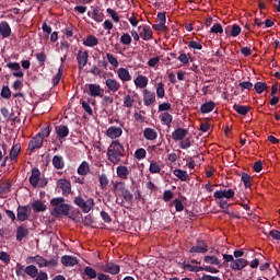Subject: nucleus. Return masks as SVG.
I'll return each mask as SVG.
<instances>
[{
  "label": "nucleus",
  "mask_w": 280,
  "mask_h": 280,
  "mask_svg": "<svg viewBox=\"0 0 280 280\" xmlns=\"http://www.w3.org/2000/svg\"><path fill=\"white\" fill-rule=\"evenodd\" d=\"M124 144L119 143V140H114L107 149V158L110 163L117 165L121 162V156H124Z\"/></svg>",
  "instance_id": "1"
},
{
  "label": "nucleus",
  "mask_w": 280,
  "mask_h": 280,
  "mask_svg": "<svg viewBox=\"0 0 280 280\" xmlns=\"http://www.w3.org/2000/svg\"><path fill=\"white\" fill-rule=\"evenodd\" d=\"M50 206L52 207L51 215L57 218L58 215H69V211H71V206L66 203L62 197L52 198Z\"/></svg>",
  "instance_id": "2"
},
{
  "label": "nucleus",
  "mask_w": 280,
  "mask_h": 280,
  "mask_svg": "<svg viewBox=\"0 0 280 280\" xmlns=\"http://www.w3.org/2000/svg\"><path fill=\"white\" fill-rule=\"evenodd\" d=\"M74 205H77V207H80L83 213H89L91 212V209L95 207V201L93 200V198L84 199L82 198V196H78L74 197Z\"/></svg>",
  "instance_id": "3"
},
{
  "label": "nucleus",
  "mask_w": 280,
  "mask_h": 280,
  "mask_svg": "<svg viewBox=\"0 0 280 280\" xmlns=\"http://www.w3.org/2000/svg\"><path fill=\"white\" fill-rule=\"evenodd\" d=\"M85 86L88 89V95H90V97H102L104 95V89H102L100 84L90 83Z\"/></svg>",
  "instance_id": "4"
},
{
  "label": "nucleus",
  "mask_w": 280,
  "mask_h": 280,
  "mask_svg": "<svg viewBox=\"0 0 280 280\" xmlns=\"http://www.w3.org/2000/svg\"><path fill=\"white\" fill-rule=\"evenodd\" d=\"M100 270L102 272H108L109 275H119L120 267L119 265L115 262H107V264H100L98 265Z\"/></svg>",
  "instance_id": "5"
},
{
  "label": "nucleus",
  "mask_w": 280,
  "mask_h": 280,
  "mask_svg": "<svg viewBox=\"0 0 280 280\" xmlns=\"http://www.w3.org/2000/svg\"><path fill=\"white\" fill-rule=\"evenodd\" d=\"M213 198L215 200H222V198H226V200H231V198H235V190L233 189H220L214 191Z\"/></svg>",
  "instance_id": "6"
},
{
  "label": "nucleus",
  "mask_w": 280,
  "mask_h": 280,
  "mask_svg": "<svg viewBox=\"0 0 280 280\" xmlns=\"http://www.w3.org/2000/svg\"><path fill=\"white\" fill-rule=\"evenodd\" d=\"M139 36L142 40H152L153 32L152 27L143 24L138 27Z\"/></svg>",
  "instance_id": "7"
},
{
  "label": "nucleus",
  "mask_w": 280,
  "mask_h": 280,
  "mask_svg": "<svg viewBox=\"0 0 280 280\" xmlns=\"http://www.w3.org/2000/svg\"><path fill=\"white\" fill-rule=\"evenodd\" d=\"M116 73L118 80H120L122 84L132 81V74H130V70H128V68H118Z\"/></svg>",
  "instance_id": "8"
},
{
  "label": "nucleus",
  "mask_w": 280,
  "mask_h": 280,
  "mask_svg": "<svg viewBox=\"0 0 280 280\" xmlns=\"http://www.w3.org/2000/svg\"><path fill=\"white\" fill-rule=\"evenodd\" d=\"M121 135H124V129H121V127L110 126L106 130V137H108V139H112V140L119 139Z\"/></svg>",
  "instance_id": "9"
},
{
  "label": "nucleus",
  "mask_w": 280,
  "mask_h": 280,
  "mask_svg": "<svg viewBox=\"0 0 280 280\" xmlns=\"http://www.w3.org/2000/svg\"><path fill=\"white\" fill-rule=\"evenodd\" d=\"M31 213H32V211L30 210V207H27V206H20L18 208L16 218H18L19 222H25V220L30 219V214Z\"/></svg>",
  "instance_id": "10"
},
{
  "label": "nucleus",
  "mask_w": 280,
  "mask_h": 280,
  "mask_svg": "<svg viewBox=\"0 0 280 280\" xmlns=\"http://www.w3.org/2000/svg\"><path fill=\"white\" fill-rule=\"evenodd\" d=\"M26 264H36V266H38V268H45L47 266V259H45L40 255L28 256L26 258Z\"/></svg>",
  "instance_id": "11"
},
{
  "label": "nucleus",
  "mask_w": 280,
  "mask_h": 280,
  "mask_svg": "<svg viewBox=\"0 0 280 280\" xmlns=\"http://www.w3.org/2000/svg\"><path fill=\"white\" fill-rule=\"evenodd\" d=\"M58 189H61L62 196H69L71 194V182L61 178L57 182Z\"/></svg>",
  "instance_id": "12"
},
{
  "label": "nucleus",
  "mask_w": 280,
  "mask_h": 280,
  "mask_svg": "<svg viewBox=\"0 0 280 280\" xmlns=\"http://www.w3.org/2000/svg\"><path fill=\"white\" fill-rule=\"evenodd\" d=\"M246 266H248V260H246L245 258H236L232 261V264H230L231 270H237V271L244 270Z\"/></svg>",
  "instance_id": "13"
},
{
  "label": "nucleus",
  "mask_w": 280,
  "mask_h": 280,
  "mask_svg": "<svg viewBox=\"0 0 280 280\" xmlns=\"http://www.w3.org/2000/svg\"><path fill=\"white\" fill-rule=\"evenodd\" d=\"M207 250H209V246H207V243H205V241H199L196 246H192L190 248L189 253H191L192 255H198L200 253L205 255Z\"/></svg>",
  "instance_id": "14"
},
{
  "label": "nucleus",
  "mask_w": 280,
  "mask_h": 280,
  "mask_svg": "<svg viewBox=\"0 0 280 280\" xmlns=\"http://www.w3.org/2000/svg\"><path fill=\"white\" fill-rule=\"evenodd\" d=\"M105 85L107 86L109 93H117V91L121 89V83H119V81L116 79H106Z\"/></svg>",
  "instance_id": "15"
},
{
  "label": "nucleus",
  "mask_w": 280,
  "mask_h": 280,
  "mask_svg": "<svg viewBox=\"0 0 280 280\" xmlns=\"http://www.w3.org/2000/svg\"><path fill=\"white\" fill-rule=\"evenodd\" d=\"M77 61L79 65V69H84L85 65L89 62V51L79 50Z\"/></svg>",
  "instance_id": "16"
},
{
  "label": "nucleus",
  "mask_w": 280,
  "mask_h": 280,
  "mask_svg": "<svg viewBox=\"0 0 280 280\" xmlns=\"http://www.w3.org/2000/svg\"><path fill=\"white\" fill-rule=\"evenodd\" d=\"M43 137L36 135L28 143V150L34 152V150H38L43 148Z\"/></svg>",
  "instance_id": "17"
},
{
  "label": "nucleus",
  "mask_w": 280,
  "mask_h": 280,
  "mask_svg": "<svg viewBox=\"0 0 280 280\" xmlns=\"http://www.w3.org/2000/svg\"><path fill=\"white\" fill-rule=\"evenodd\" d=\"M156 102V94L154 92H150L148 90L143 91V104L144 106H152Z\"/></svg>",
  "instance_id": "18"
},
{
  "label": "nucleus",
  "mask_w": 280,
  "mask_h": 280,
  "mask_svg": "<svg viewBox=\"0 0 280 280\" xmlns=\"http://www.w3.org/2000/svg\"><path fill=\"white\" fill-rule=\"evenodd\" d=\"M149 82H150V80L148 79V77H145L143 74H139L133 80V84H135L136 89H145L148 86Z\"/></svg>",
  "instance_id": "19"
},
{
  "label": "nucleus",
  "mask_w": 280,
  "mask_h": 280,
  "mask_svg": "<svg viewBox=\"0 0 280 280\" xmlns=\"http://www.w3.org/2000/svg\"><path fill=\"white\" fill-rule=\"evenodd\" d=\"M188 130L185 128H177L173 133H172V139L173 141H183L185 137L188 135Z\"/></svg>",
  "instance_id": "20"
},
{
  "label": "nucleus",
  "mask_w": 280,
  "mask_h": 280,
  "mask_svg": "<svg viewBox=\"0 0 280 280\" xmlns=\"http://www.w3.org/2000/svg\"><path fill=\"white\" fill-rule=\"evenodd\" d=\"M0 34L2 38H10L12 36V28L8 22L3 21L0 23Z\"/></svg>",
  "instance_id": "21"
},
{
  "label": "nucleus",
  "mask_w": 280,
  "mask_h": 280,
  "mask_svg": "<svg viewBox=\"0 0 280 280\" xmlns=\"http://www.w3.org/2000/svg\"><path fill=\"white\" fill-rule=\"evenodd\" d=\"M40 180V171L38 168H33L32 174L30 176V183L32 187H38V183Z\"/></svg>",
  "instance_id": "22"
},
{
  "label": "nucleus",
  "mask_w": 280,
  "mask_h": 280,
  "mask_svg": "<svg viewBox=\"0 0 280 280\" xmlns=\"http://www.w3.org/2000/svg\"><path fill=\"white\" fill-rule=\"evenodd\" d=\"M61 264L67 267L78 266V258L75 256L66 255L61 257Z\"/></svg>",
  "instance_id": "23"
},
{
  "label": "nucleus",
  "mask_w": 280,
  "mask_h": 280,
  "mask_svg": "<svg viewBox=\"0 0 280 280\" xmlns=\"http://www.w3.org/2000/svg\"><path fill=\"white\" fill-rule=\"evenodd\" d=\"M143 137L147 139V141H155V139L159 137V133L155 129L145 128L143 131Z\"/></svg>",
  "instance_id": "24"
},
{
  "label": "nucleus",
  "mask_w": 280,
  "mask_h": 280,
  "mask_svg": "<svg viewBox=\"0 0 280 280\" xmlns=\"http://www.w3.org/2000/svg\"><path fill=\"white\" fill-rule=\"evenodd\" d=\"M116 174L118 178H122V180H128V176H130V171L126 166L120 165L116 168Z\"/></svg>",
  "instance_id": "25"
},
{
  "label": "nucleus",
  "mask_w": 280,
  "mask_h": 280,
  "mask_svg": "<svg viewBox=\"0 0 280 280\" xmlns=\"http://www.w3.org/2000/svg\"><path fill=\"white\" fill-rule=\"evenodd\" d=\"M24 273L31 279H36L38 277V268L35 265H30L24 268Z\"/></svg>",
  "instance_id": "26"
},
{
  "label": "nucleus",
  "mask_w": 280,
  "mask_h": 280,
  "mask_svg": "<svg viewBox=\"0 0 280 280\" xmlns=\"http://www.w3.org/2000/svg\"><path fill=\"white\" fill-rule=\"evenodd\" d=\"M84 47H97L100 45V39L95 37L94 35H89L84 40H83Z\"/></svg>",
  "instance_id": "27"
},
{
  "label": "nucleus",
  "mask_w": 280,
  "mask_h": 280,
  "mask_svg": "<svg viewBox=\"0 0 280 280\" xmlns=\"http://www.w3.org/2000/svg\"><path fill=\"white\" fill-rule=\"evenodd\" d=\"M159 118L164 126H171L172 121L174 120V117L172 116V114L167 112H163L162 114H160Z\"/></svg>",
  "instance_id": "28"
},
{
  "label": "nucleus",
  "mask_w": 280,
  "mask_h": 280,
  "mask_svg": "<svg viewBox=\"0 0 280 280\" xmlns=\"http://www.w3.org/2000/svg\"><path fill=\"white\" fill-rule=\"evenodd\" d=\"M92 19L96 23L104 21V13L100 12V7H92Z\"/></svg>",
  "instance_id": "29"
},
{
  "label": "nucleus",
  "mask_w": 280,
  "mask_h": 280,
  "mask_svg": "<svg viewBox=\"0 0 280 280\" xmlns=\"http://www.w3.org/2000/svg\"><path fill=\"white\" fill-rule=\"evenodd\" d=\"M56 133H57V137H59V139H65L69 137V127L65 125H60L56 127Z\"/></svg>",
  "instance_id": "30"
},
{
  "label": "nucleus",
  "mask_w": 280,
  "mask_h": 280,
  "mask_svg": "<svg viewBox=\"0 0 280 280\" xmlns=\"http://www.w3.org/2000/svg\"><path fill=\"white\" fill-rule=\"evenodd\" d=\"M128 189H126V184L124 182H116L114 184V194H116V196H121Z\"/></svg>",
  "instance_id": "31"
},
{
  "label": "nucleus",
  "mask_w": 280,
  "mask_h": 280,
  "mask_svg": "<svg viewBox=\"0 0 280 280\" xmlns=\"http://www.w3.org/2000/svg\"><path fill=\"white\" fill-rule=\"evenodd\" d=\"M32 209L33 211H35V213H40L43 211H47V206L45 205V202L36 200L32 203Z\"/></svg>",
  "instance_id": "32"
},
{
  "label": "nucleus",
  "mask_w": 280,
  "mask_h": 280,
  "mask_svg": "<svg viewBox=\"0 0 280 280\" xmlns=\"http://www.w3.org/2000/svg\"><path fill=\"white\" fill-rule=\"evenodd\" d=\"M30 235V231L25 226H19L16 230V240L18 242H23L24 237H27Z\"/></svg>",
  "instance_id": "33"
},
{
  "label": "nucleus",
  "mask_w": 280,
  "mask_h": 280,
  "mask_svg": "<svg viewBox=\"0 0 280 280\" xmlns=\"http://www.w3.org/2000/svg\"><path fill=\"white\" fill-rule=\"evenodd\" d=\"M91 172V166L89 165V162L83 161L80 166L78 167V175L79 176H86Z\"/></svg>",
  "instance_id": "34"
},
{
  "label": "nucleus",
  "mask_w": 280,
  "mask_h": 280,
  "mask_svg": "<svg viewBox=\"0 0 280 280\" xmlns=\"http://www.w3.org/2000/svg\"><path fill=\"white\" fill-rule=\"evenodd\" d=\"M203 261L211 266H219V268H222V261H220L215 256H205Z\"/></svg>",
  "instance_id": "35"
},
{
  "label": "nucleus",
  "mask_w": 280,
  "mask_h": 280,
  "mask_svg": "<svg viewBox=\"0 0 280 280\" xmlns=\"http://www.w3.org/2000/svg\"><path fill=\"white\" fill-rule=\"evenodd\" d=\"M230 30V36H233V38H237L238 34H242V27L237 24H233L232 26H229L225 32H229Z\"/></svg>",
  "instance_id": "36"
},
{
  "label": "nucleus",
  "mask_w": 280,
  "mask_h": 280,
  "mask_svg": "<svg viewBox=\"0 0 280 280\" xmlns=\"http://www.w3.org/2000/svg\"><path fill=\"white\" fill-rule=\"evenodd\" d=\"M20 152H21V144H19V143L13 144V147L10 151L11 161H16V159L19 158Z\"/></svg>",
  "instance_id": "37"
},
{
  "label": "nucleus",
  "mask_w": 280,
  "mask_h": 280,
  "mask_svg": "<svg viewBox=\"0 0 280 280\" xmlns=\"http://www.w3.org/2000/svg\"><path fill=\"white\" fill-rule=\"evenodd\" d=\"M125 108H132V104H135V95L126 94L122 98Z\"/></svg>",
  "instance_id": "38"
},
{
  "label": "nucleus",
  "mask_w": 280,
  "mask_h": 280,
  "mask_svg": "<svg viewBox=\"0 0 280 280\" xmlns=\"http://www.w3.org/2000/svg\"><path fill=\"white\" fill-rule=\"evenodd\" d=\"M52 165L56 167V170H62V167H65V161L62 160V156L55 155L52 158Z\"/></svg>",
  "instance_id": "39"
},
{
  "label": "nucleus",
  "mask_w": 280,
  "mask_h": 280,
  "mask_svg": "<svg viewBox=\"0 0 280 280\" xmlns=\"http://www.w3.org/2000/svg\"><path fill=\"white\" fill-rule=\"evenodd\" d=\"M215 108V103L213 101L207 102L201 105V113L207 114L211 113Z\"/></svg>",
  "instance_id": "40"
},
{
  "label": "nucleus",
  "mask_w": 280,
  "mask_h": 280,
  "mask_svg": "<svg viewBox=\"0 0 280 280\" xmlns=\"http://www.w3.org/2000/svg\"><path fill=\"white\" fill-rule=\"evenodd\" d=\"M106 58L107 62H109L114 69H117V67H119V60H117V57H115V55L107 52Z\"/></svg>",
  "instance_id": "41"
},
{
  "label": "nucleus",
  "mask_w": 280,
  "mask_h": 280,
  "mask_svg": "<svg viewBox=\"0 0 280 280\" xmlns=\"http://www.w3.org/2000/svg\"><path fill=\"white\" fill-rule=\"evenodd\" d=\"M174 176H176L177 178H179V180H187V178H189V174H187V171H183V170H174L173 171Z\"/></svg>",
  "instance_id": "42"
},
{
  "label": "nucleus",
  "mask_w": 280,
  "mask_h": 280,
  "mask_svg": "<svg viewBox=\"0 0 280 280\" xmlns=\"http://www.w3.org/2000/svg\"><path fill=\"white\" fill-rule=\"evenodd\" d=\"M149 172L151 174H161V164L159 162L152 161L149 166Z\"/></svg>",
  "instance_id": "43"
},
{
  "label": "nucleus",
  "mask_w": 280,
  "mask_h": 280,
  "mask_svg": "<svg viewBox=\"0 0 280 280\" xmlns=\"http://www.w3.org/2000/svg\"><path fill=\"white\" fill-rule=\"evenodd\" d=\"M233 108L236 113H238V115H248V110H250V107L237 104H235Z\"/></svg>",
  "instance_id": "44"
},
{
  "label": "nucleus",
  "mask_w": 280,
  "mask_h": 280,
  "mask_svg": "<svg viewBox=\"0 0 280 280\" xmlns=\"http://www.w3.org/2000/svg\"><path fill=\"white\" fill-rule=\"evenodd\" d=\"M84 275L88 276V279H97V271L93 267H85Z\"/></svg>",
  "instance_id": "45"
},
{
  "label": "nucleus",
  "mask_w": 280,
  "mask_h": 280,
  "mask_svg": "<svg viewBox=\"0 0 280 280\" xmlns=\"http://www.w3.org/2000/svg\"><path fill=\"white\" fill-rule=\"evenodd\" d=\"M145 156H148V152L145 151V149L140 148L136 150L135 159H137L138 161H142V159H145Z\"/></svg>",
  "instance_id": "46"
},
{
  "label": "nucleus",
  "mask_w": 280,
  "mask_h": 280,
  "mask_svg": "<svg viewBox=\"0 0 280 280\" xmlns=\"http://www.w3.org/2000/svg\"><path fill=\"white\" fill-rule=\"evenodd\" d=\"M65 71V67L60 66L57 75L52 79V84L56 86L60 84V80H62V73Z\"/></svg>",
  "instance_id": "47"
},
{
  "label": "nucleus",
  "mask_w": 280,
  "mask_h": 280,
  "mask_svg": "<svg viewBox=\"0 0 280 280\" xmlns=\"http://www.w3.org/2000/svg\"><path fill=\"white\" fill-rule=\"evenodd\" d=\"M156 95L160 98L165 97V84L163 82L158 83Z\"/></svg>",
  "instance_id": "48"
},
{
  "label": "nucleus",
  "mask_w": 280,
  "mask_h": 280,
  "mask_svg": "<svg viewBox=\"0 0 280 280\" xmlns=\"http://www.w3.org/2000/svg\"><path fill=\"white\" fill-rule=\"evenodd\" d=\"M256 93L261 94L264 91L268 89V84L264 82H257L254 86Z\"/></svg>",
  "instance_id": "49"
},
{
  "label": "nucleus",
  "mask_w": 280,
  "mask_h": 280,
  "mask_svg": "<svg viewBox=\"0 0 280 280\" xmlns=\"http://www.w3.org/2000/svg\"><path fill=\"white\" fill-rule=\"evenodd\" d=\"M121 45H131L132 37L128 33H124L120 37Z\"/></svg>",
  "instance_id": "50"
},
{
  "label": "nucleus",
  "mask_w": 280,
  "mask_h": 280,
  "mask_svg": "<svg viewBox=\"0 0 280 280\" xmlns=\"http://www.w3.org/2000/svg\"><path fill=\"white\" fill-rule=\"evenodd\" d=\"M179 148L182 150H187L188 148H191V140L189 138H184L179 142Z\"/></svg>",
  "instance_id": "51"
},
{
  "label": "nucleus",
  "mask_w": 280,
  "mask_h": 280,
  "mask_svg": "<svg viewBox=\"0 0 280 280\" xmlns=\"http://www.w3.org/2000/svg\"><path fill=\"white\" fill-rule=\"evenodd\" d=\"M107 14H109V16H112V19L115 23H119V14L117 13V11H115L114 9L108 8L107 9Z\"/></svg>",
  "instance_id": "52"
},
{
  "label": "nucleus",
  "mask_w": 280,
  "mask_h": 280,
  "mask_svg": "<svg viewBox=\"0 0 280 280\" xmlns=\"http://www.w3.org/2000/svg\"><path fill=\"white\" fill-rule=\"evenodd\" d=\"M160 62H161V57H153L148 61V66L154 69L159 67Z\"/></svg>",
  "instance_id": "53"
},
{
  "label": "nucleus",
  "mask_w": 280,
  "mask_h": 280,
  "mask_svg": "<svg viewBox=\"0 0 280 280\" xmlns=\"http://www.w3.org/2000/svg\"><path fill=\"white\" fill-rule=\"evenodd\" d=\"M211 34H222L224 32V28L221 24H213V26L210 28Z\"/></svg>",
  "instance_id": "54"
},
{
  "label": "nucleus",
  "mask_w": 280,
  "mask_h": 280,
  "mask_svg": "<svg viewBox=\"0 0 280 280\" xmlns=\"http://www.w3.org/2000/svg\"><path fill=\"white\" fill-rule=\"evenodd\" d=\"M185 268H187L189 272H200L205 270V267H198L190 264L185 265Z\"/></svg>",
  "instance_id": "55"
},
{
  "label": "nucleus",
  "mask_w": 280,
  "mask_h": 280,
  "mask_svg": "<svg viewBox=\"0 0 280 280\" xmlns=\"http://www.w3.org/2000/svg\"><path fill=\"white\" fill-rule=\"evenodd\" d=\"M82 108L88 113V115H93V108L91 107V103L89 101L81 102Z\"/></svg>",
  "instance_id": "56"
},
{
  "label": "nucleus",
  "mask_w": 280,
  "mask_h": 280,
  "mask_svg": "<svg viewBox=\"0 0 280 280\" xmlns=\"http://www.w3.org/2000/svg\"><path fill=\"white\" fill-rule=\"evenodd\" d=\"M1 97H3L4 100H10V97H12V92L10 91V88L8 86L2 88Z\"/></svg>",
  "instance_id": "57"
},
{
  "label": "nucleus",
  "mask_w": 280,
  "mask_h": 280,
  "mask_svg": "<svg viewBox=\"0 0 280 280\" xmlns=\"http://www.w3.org/2000/svg\"><path fill=\"white\" fill-rule=\"evenodd\" d=\"M242 180H243L244 186L246 187V189H248V187H250V180H252L250 175H248L246 173H243L242 174Z\"/></svg>",
  "instance_id": "58"
},
{
  "label": "nucleus",
  "mask_w": 280,
  "mask_h": 280,
  "mask_svg": "<svg viewBox=\"0 0 280 280\" xmlns=\"http://www.w3.org/2000/svg\"><path fill=\"white\" fill-rule=\"evenodd\" d=\"M101 187H108V177L105 174H102L98 178Z\"/></svg>",
  "instance_id": "59"
},
{
  "label": "nucleus",
  "mask_w": 280,
  "mask_h": 280,
  "mask_svg": "<svg viewBox=\"0 0 280 280\" xmlns=\"http://www.w3.org/2000/svg\"><path fill=\"white\" fill-rule=\"evenodd\" d=\"M35 280H49V276L47 275V272L40 270V271H37V276L35 277Z\"/></svg>",
  "instance_id": "60"
},
{
  "label": "nucleus",
  "mask_w": 280,
  "mask_h": 280,
  "mask_svg": "<svg viewBox=\"0 0 280 280\" xmlns=\"http://www.w3.org/2000/svg\"><path fill=\"white\" fill-rule=\"evenodd\" d=\"M58 266V258H51L50 260H46L45 268H56Z\"/></svg>",
  "instance_id": "61"
},
{
  "label": "nucleus",
  "mask_w": 280,
  "mask_h": 280,
  "mask_svg": "<svg viewBox=\"0 0 280 280\" xmlns=\"http://www.w3.org/2000/svg\"><path fill=\"white\" fill-rule=\"evenodd\" d=\"M188 47H190V49H202V44H200V42H196V40H190L188 43Z\"/></svg>",
  "instance_id": "62"
},
{
  "label": "nucleus",
  "mask_w": 280,
  "mask_h": 280,
  "mask_svg": "<svg viewBox=\"0 0 280 280\" xmlns=\"http://www.w3.org/2000/svg\"><path fill=\"white\" fill-rule=\"evenodd\" d=\"M0 261H3V264H10V255L7 252H0Z\"/></svg>",
  "instance_id": "63"
},
{
  "label": "nucleus",
  "mask_w": 280,
  "mask_h": 280,
  "mask_svg": "<svg viewBox=\"0 0 280 280\" xmlns=\"http://www.w3.org/2000/svg\"><path fill=\"white\" fill-rule=\"evenodd\" d=\"M179 62L183 65H189V55L187 54H180L178 57Z\"/></svg>",
  "instance_id": "64"
}]
</instances>
